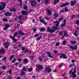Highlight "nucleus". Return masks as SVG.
<instances>
[{"instance_id":"obj_1","label":"nucleus","mask_w":79,"mask_h":79,"mask_svg":"<svg viewBox=\"0 0 79 79\" xmlns=\"http://www.w3.org/2000/svg\"><path fill=\"white\" fill-rule=\"evenodd\" d=\"M6 5V3L3 2H0V10H3L4 8H5Z\"/></svg>"},{"instance_id":"obj_2","label":"nucleus","mask_w":79,"mask_h":79,"mask_svg":"<svg viewBox=\"0 0 79 79\" xmlns=\"http://www.w3.org/2000/svg\"><path fill=\"white\" fill-rule=\"evenodd\" d=\"M45 70L43 71L44 73H45L46 71H47V73H49L50 72H51L52 71V69H50V67H49L48 66H46L45 65Z\"/></svg>"},{"instance_id":"obj_3","label":"nucleus","mask_w":79,"mask_h":79,"mask_svg":"<svg viewBox=\"0 0 79 79\" xmlns=\"http://www.w3.org/2000/svg\"><path fill=\"white\" fill-rule=\"evenodd\" d=\"M36 69H35L36 71H38L37 69H40V70L41 69H43V65H40V64H36Z\"/></svg>"},{"instance_id":"obj_4","label":"nucleus","mask_w":79,"mask_h":79,"mask_svg":"<svg viewBox=\"0 0 79 79\" xmlns=\"http://www.w3.org/2000/svg\"><path fill=\"white\" fill-rule=\"evenodd\" d=\"M55 30H53V29H50V27H48L47 28V31L48 32H50L51 33H53L55 32Z\"/></svg>"},{"instance_id":"obj_5","label":"nucleus","mask_w":79,"mask_h":79,"mask_svg":"<svg viewBox=\"0 0 79 79\" xmlns=\"http://www.w3.org/2000/svg\"><path fill=\"white\" fill-rule=\"evenodd\" d=\"M5 27L3 28V29L4 31H6L8 27H10V25L8 23H6L5 24Z\"/></svg>"},{"instance_id":"obj_6","label":"nucleus","mask_w":79,"mask_h":79,"mask_svg":"<svg viewBox=\"0 0 79 79\" xmlns=\"http://www.w3.org/2000/svg\"><path fill=\"white\" fill-rule=\"evenodd\" d=\"M72 71L70 70V72H69V74H71L72 75H73V74H76V67H75L74 69V71L73 72H72Z\"/></svg>"},{"instance_id":"obj_7","label":"nucleus","mask_w":79,"mask_h":79,"mask_svg":"<svg viewBox=\"0 0 79 79\" xmlns=\"http://www.w3.org/2000/svg\"><path fill=\"white\" fill-rule=\"evenodd\" d=\"M63 23H62L60 26V27H64L65 25L66 24V19H64V21H63Z\"/></svg>"},{"instance_id":"obj_8","label":"nucleus","mask_w":79,"mask_h":79,"mask_svg":"<svg viewBox=\"0 0 79 79\" xmlns=\"http://www.w3.org/2000/svg\"><path fill=\"white\" fill-rule=\"evenodd\" d=\"M30 2H31V5L32 6H34L35 5V1L34 0H30Z\"/></svg>"},{"instance_id":"obj_9","label":"nucleus","mask_w":79,"mask_h":79,"mask_svg":"<svg viewBox=\"0 0 79 79\" xmlns=\"http://www.w3.org/2000/svg\"><path fill=\"white\" fill-rule=\"evenodd\" d=\"M5 52V48H1L0 50V54H4Z\"/></svg>"},{"instance_id":"obj_10","label":"nucleus","mask_w":79,"mask_h":79,"mask_svg":"<svg viewBox=\"0 0 79 79\" xmlns=\"http://www.w3.org/2000/svg\"><path fill=\"white\" fill-rule=\"evenodd\" d=\"M76 3V1H72L71 2V5L72 6H74Z\"/></svg>"},{"instance_id":"obj_11","label":"nucleus","mask_w":79,"mask_h":79,"mask_svg":"<svg viewBox=\"0 0 79 79\" xmlns=\"http://www.w3.org/2000/svg\"><path fill=\"white\" fill-rule=\"evenodd\" d=\"M69 46L70 47L71 49H73V50H77V46H74V47H73V46L69 45Z\"/></svg>"},{"instance_id":"obj_12","label":"nucleus","mask_w":79,"mask_h":79,"mask_svg":"<svg viewBox=\"0 0 79 79\" xmlns=\"http://www.w3.org/2000/svg\"><path fill=\"white\" fill-rule=\"evenodd\" d=\"M53 23H54V24H55V26H56V27H58V26H59V22L58 21H56L55 22H53Z\"/></svg>"},{"instance_id":"obj_13","label":"nucleus","mask_w":79,"mask_h":79,"mask_svg":"<svg viewBox=\"0 0 79 79\" xmlns=\"http://www.w3.org/2000/svg\"><path fill=\"white\" fill-rule=\"evenodd\" d=\"M69 5V2H66L62 4L61 6H60V7H63L64 6H67V5Z\"/></svg>"},{"instance_id":"obj_14","label":"nucleus","mask_w":79,"mask_h":79,"mask_svg":"<svg viewBox=\"0 0 79 79\" xmlns=\"http://www.w3.org/2000/svg\"><path fill=\"white\" fill-rule=\"evenodd\" d=\"M5 15L6 16H10L11 15V13L8 12H6Z\"/></svg>"},{"instance_id":"obj_15","label":"nucleus","mask_w":79,"mask_h":79,"mask_svg":"<svg viewBox=\"0 0 79 79\" xmlns=\"http://www.w3.org/2000/svg\"><path fill=\"white\" fill-rule=\"evenodd\" d=\"M19 33L20 34V35H19V37H21V35H24V34H25V33H23V32H22L21 31H19Z\"/></svg>"},{"instance_id":"obj_16","label":"nucleus","mask_w":79,"mask_h":79,"mask_svg":"<svg viewBox=\"0 0 79 79\" xmlns=\"http://www.w3.org/2000/svg\"><path fill=\"white\" fill-rule=\"evenodd\" d=\"M4 45L5 48H8V47H9V44H8V42H6L4 44Z\"/></svg>"},{"instance_id":"obj_17","label":"nucleus","mask_w":79,"mask_h":79,"mask_svg":"<svg viewBox=\"0 0 79 79\" xmlns=\"http://www.w3.org/2000/svg\"><path fill=\"white\" fill-rule=\"evenodd\" d=\"M22 15H26L27 14H28V12L27 11L25 12V10H22Z\"/></svg>"},{"instance_id":"obj_18","label":"nucleus","mask_w":79,"mask_h":79,"mask_svg":"<svg viewBox=\"0 0 79 79\" xmlns=\"http://www.w3.org/2000/svg\"><path fill=\"white\" fill-rule=\"evenodd\" d=\"M46 10L48 14V16H49V15H51V13H52V12H51V11H50V10H49L48 9H46Z\"/></svg>"},{"instance_id":"obj_19","label":"nucleus","mask_w":79,"mask_h":79,"mask_svg":"<svg viewBox=\"0 0 79 79\" xmlns=\"http://www.w3.org/2000/svg\"><path fill=\"white\" fill-rule=\"evenodd\" d=\"M47 54L48 55V56L49 57V58H53V56L51 55V54H50V52H47Z\"/></svg>"},{"instance_id":"obj_20","label":"nucleus","mask_w":79,"mask_h":79,"mask_svg":"<svg viewBox=\"0 0 79 79\" xmlns=\"http://www.w3.org/2000/svg\"><path fill=\"white\" fill-rule=\"evenodd\" d=\"M40 21L41 23H42L43 24H45V25H46V24H47V23H46V22L44 21V19H41Z\"/></svg>"},{"instance_id":"obj_21","label":"nucleus","mask_w":79,"mask_h":79,"mask_svg":"<svg viewBox=\"0 0 79 79\" xmlns=\"http://www.w3.org/2000/svg\"><path fill=\"white\" fill-rule=\"evenodd\" d=\"M23 61L25 63H26V64H27L28 62H29V61H28V60L27 59H23Z\"/></svg>"},{"instance_id":"obj_22","label":"nucleus","mask_w":79,"mask_h":79,"mask_svg":"<svg viewBox=\"0 0 79 79\" xmlns=\"http://www.w3.org/2000/svg\"><path fill=\"white\" fill-rule=\"evenodd\" d=\"M52 29H59V27H56L55 25H54V27H52Z\"/></svg>"},{"instance_id":"obj_23","label":"nucleus","mask_w":79,"mask_h":79,"mask_svg":"<svg viewBox=\"0 0 79 79\" xmlns=\"http://www.w3.org/2000/svg\"><path fill=\"white\" fill-rule=\"evenodd\" d=\"M75 66V63H73V64H71L69 65V68H71L72 66Z\"/></svg>"},{"instance_id":"obj_24","label":"nucleus","mask_w":79,"mask_h":79,"mask_svg":"<svg viewBox=\"0 0 79 79\" xmlns=\"http://www.w3.org/2000/svg\"><path fill=\"white\" fill-rule=\"evenodd\" d=\"M10 11L15 12V11H16V9L15 8H12L11 10H10Z\"/></svg>"},{"instance_id":"obj_25","label":"nucleus","mask_w":79,"mask_h":79,"mask_svg":"<svg viewBox=\"0 0 79 79\" xmlns=\"http://www.w3.org/2000/svg\"><path fill=\"white\" fill-rule=\"evenodd\" d=\"M59 1L60 0H54V4H57L59 2Z\"/></svg>"},{"instance_id":"obj_26","label":"nucleus","mask_w":79,"mask_h":79,"mask_svg":"<svg viewBox=\"0 0 79 79\" xmlns=\"http://www.w3.org/2000/svg\"><path fill=\"white\" fill-rule=\"evenodd\" d=\"M71 42H72V45H74L75 44H76V43H77V42H76V41H71Z\"/></svg>"},{"instance_id":"obj_27","label":"nucleus","mask_w":79,"mask_h":79,"mask_svg":"<svg viewBox=\"0 0 79 79\" xmlns=\"http://www.w3.org/2000/svg\"><path fill=\"white\" fill-rule=\"evenodd\" d=\"M62 58H64V59H66V58H67V56H66V55L65 54H64V55H63V57Z\"/></svg>"},{"instance_id":"obj_28","label":"nucleus","mask_w":79,"mask_h":79,"mask_svg":"<svg viewBox=\"0 0 79 79\" xmlns=\"http://www.w3.org/2000/svg\"><path fill=\"white\" fill-rule=\"evenodd\" d=\"M33 69L32 68H31L30 69H28V71L29 72H31L32 71Z\"/></svg>"},{"instance_id":"obj_29","label":"nucleus","mask_w":79,"mask_h":79,"mask_svg":"<svg viewBox=\"0 0 79 79\" xmlns=\"http://www.w3.org/2000/svg\"><path fill=\"white\" fill-rule=\"evenodd\" d=\"M22 69L23 71H24L25 72H26V67H25V66H23V67Z\"/></svg>"},{"instance_id":"obj_30","label":"nucleus","mask_w":79,"mask_h":79,"mask_svg":"<svg viewBox=\"0 0 79 79\" xmlns=\"http://www.w3.org/2000/svg\"><path fill=\"white\" fill-rule=\"evenodd\" d=\"M41 37H42V36H39V37H37L36 38V41H37V40H40V39L41 38Z\"/></svg>"},{"instance_id":"obj_31","label":"nucleus","mask_w":79,"mask_h":79,"mask_svg":"<svg viewBox=\"0 0 79 79\" xmlns=\"http://www.w3.org/2000/svg\"><path fill=\"white\" fill-rule=\"evenodd\" d=\"M66 41L64 40L62 42V45H66Z\"/></svg>"},{"instance_id":"obj_32","label":"nucleus","mask_w":79,"mask_h":79,"mask_svg":"<svg viewBox=\"0 0 79 79\" xmlns=\"http://www.w3.org/2000/svg\"><path fill=\"white\" fill-rule=\"evenodd\" d=\"M40 30L41 32H44L45 31V29L44 27H42L40 29Z\"/></svg>"},{"instance_id":"obj_33","label":"nucleus","mask_w":79,"mask_h":79,"mask_svg":"<svg viewBox=\"0 0 79 79\" xmlns=\"http://www.w3.org/2000/svg\"><path fill=\"white\" fill-rule=\"evenodd\" d=\"M65 35H66L67 37L69 36L68 34H67V32L66 31L64 32V36H65Z\"/></svg>"},{"instance_id":"obj_34","label":"nucleus","mask_w":79,"mask_h":79,"mask_svg":"<svg viewBox=\"0 0 79 79\" xmlns=\"http://www.w3.org/2000/svg\"><path fill=\"white\" fill-rule=\"evenodd\" d=\"M53 16L55 17V18H57L58 16V14L57 13H55L54 15Z\"/></svg>"},{"instance_id":"obj_35","label":"nucleus","mask_w":79,"mask_h":79,"mask_svg":"<svg viewBox=\"0 0 79 79\" xmlns=\"http://www.w3.org/2000/svg\"><path fill=\"white\" fill-rule=\"evenodd\" d=\"M65 12H68V7H66L64 8Z\"/></svg>"},{"instance_id":"obj_36","label":"nucleus","mask_w":79,"mask_h":79,"mask_svg":"<svg viewBox=\"0 0 79 79\" xmlns=\"http://www.w3.org/2000/svg\"><path fill=\"white\" fill-rule=\"evenodd\" d=\"M9 37L10 39H13L15 38L14 36H12V35H10L9 36Z\"/></svg>"},{"instance_id":"obj_37","label":"nucleus","mask_w":79,"mask_h":79,"mask_svg":"<svg viewBox=\"0 0 79 79\" xmlns=\"http://www.w3.org/2000/svg\"><path fill=\"white\" fill-rule=\"evenodd\" d=\"M13 57H14V55H12L10 56V61H11V60H12V58H13Z\"/></svg>"},{"instance_id":"obj_38","label":"nucleus","mask_w":79,"mask_h":79,"mask_svg":"<svg viewBox=\"0 0 79 79\" xmlns=\"http://www.w3.org/2000/svg\"><path fill=\"white\" fill-rule=\"evenodd\" d=\"M64 55V54H60V58H63V55Z\"/></svg>"},{"instance_id":"obj_39","label":"nucleus","mask_w":79,"mask_h":79,"mask_svg":"<svg viewBox=\"0 0 79 79\" xmlns=\"http://www.w3.org/2000/svg\"><path fill=\"white\" fill-rule=\"evenodd\" d=\"M6 57H5L3 59L2 61H6Z\"/></svg>"},{"instance_id":"obj_40","label":"nucleus","mask_w":79,"mask_h":79,"mask_svg":"<svg viewBox=\"0 0 79 79\" xmlns=\"http://www.w3.org/2000/svg\"><path fill=\"white\" fill-rule=\"evenodd\" d=\"M27 52H28V50H27V49H26L24 51H23V53H27Z\"/></svg>"},{"instance_id":"obj_41","label":"nucleus","mask_w":79,"mask_h":79,"mask_svg":"<svg viewBox=\"0 0 79 79\" xmlns=\"http://www.w3.org/2000/svg\"><path fill=\"white\" fill-rule=\"evenodd\" d=\"M17 60L18 61H19V62H21L22 61V60H21V58H19Z\"/></svg>"},{"instance_id":"obj_42","label":"nucleus","mask_w":79,"mask_h":79,"mask_svg":"<svg viewBox=\"0 0 79 79\" xmlns=\"http://www.w3.org/2000/svg\"><path fill=\"white\" fill-rule=\"evenodd\" d=\"M60 45V42H57L56 44V46H59Z\"/></svg>"},{"instance_id":"obj_43","label":"nucleus","mask_w":79,"mask_h":79,"mask_svg":"<svg viewBox=\"0 0 79 79\" xmlns=\"http://www.w3.org/2000/svg\"><path fill=\"white\" fill-rule=\"evenodd\" d=\"M63 18H64V17L63 16L60 18V21H62L63 19Z\"/></svg>"},{"instance_id":"obj_44","label":"nucleus","mask_w":79,"mask_h":79,"mask_svg":"<svg viewBox=\"0 0 79 79\" xmlns=\"http://www.w3.org/2000/svg\"><path fill=\"white\" fill-rule=\"evenodd\" d=\"M12 70V69H11L10 68V69L9 70V71L8 72H7V73H10V74H11V70Z\"/></svg>"},{"instance_id":"obj_45","label":"nucleus","mask_w":79,"mask_h":79,"mask_svg":"<svg viewBox=\"0 0 79 79\" xmlns=\"http://www.w3.org/2000/svg\"><path fill=\"white\" fill-rule=\"evenodd\" d=\"M24 10H27V6H25L23 8Z\"/></svg>"},{"instance_id":"obj_46","label":"nucleus","mask_w":79,"mask_h":79,"mask_svg":"<svg viewBox=\"0 0 79 79\" xmlns=\"http://www.w3.org/2000/svg\"><path fill=\"white\" fill-rule=\"evenodd\" d=\"M3 21L5 22L7 21H8V19L6 18H4L3 19Z\"/></svg>"},{"instance_id":"obj_47","label":"nucleus","mask_w":79,"mask_h":79,"mask_svg":"<svg viewBox=\"0 0 79 79\" xmlns=\"http://www.w3.org/2000/svg\"><path fill=\"white\" fill-rule=\"evenodd\" d=\"M13 41L14 42H16V41H17V40H16V39L15 38H13L12 39Z\"/></svg>"},{"instance_id":"obj_48","label":"nucleus","mask_w":79,"mask_h":79,"mask_svg":"<svg viewBox=\"0 0 79 79\" xmlns=\"http://www.w3.org/2000/svg\"><path fill=\"white\" fill-rule=\"evenodd\" d=\"M45 4H47L48 2V0H44Z\"/></svg>"},{"instance_id":"obj_49","label":"nucleus","mask_w":79,"mask_h":79,"mask_svg":"<svg viewBox=\"0 0 79 79\" xmlns=\"http://www.w3.org/2000/svg\"><path fill=\"white\" fill-rule=\"evenodd\" d=\"M16 61V59H14L12 61V62L13 63H14Z\"/></svg>"},{"instance_id":"obj_50","label":"nucleus","mask_w":79,"mask_h":79,"mask_svg":"<svg viewBox=\"0 0 79 79\" xmlns=\"http://www.w3.org/2000/svg\"><path fill=\"white\" fill-rule=\"evenodd\" d=\"M74 35H76V37H78V35L76 33H75V32L74 33Z\"/></svg>"},{"instance_id":"obj_51","label":"nucleus","mask_w":79,"mask_h":79,"mask_svg":"<svg viewBox=\"0 0 79 79\" xmlns=\"http://www.w3.org/2000/svg\"><path fill=\"white\" fill-rule=\"evenodd\" d=\"M17 35V32H15V33L14 34V37H16V35Z\"/></svg>"},{"instance_id":"obj_52","label":"nucleus","mask_w":79,"mask_h":79,"mask_svg":"<svg viewBox=\"0 0 79 79\" xmlns=\"http://www.w3.org/2000/svg\"><path fill=\"white\" fill-rule=\"evenodd\" d=\"M39 37L38 34H36L34 36V37Z\"/></svg>"},{"instance_id":"obj_53","label":"nucleus","mask_w":79,"mask_h":79,"mask_svg":"<svg viewBox=\"0 0 79 79\" xmlns=\"http://www.w3.org/2000/svg\"><path fill=\"white\" fill-rule=\"evenodd\" d=\"M22 4H23V2H20L19 4V5L20 6H22Z\"/></svg>"},{"instance_id":"obj_54","label":"nucleus","mask_w":79,"mask_h":79,"mask_svg":"<svg viewBox=\"0 0 79 79\" xmlns=\"http://www.w3.org/2000/svg\"><path fill=\"white\" fill-rule=\"evenodd\" d=\"M76 23L77 25H79V20H77L76 22Z\"/></svg>"},{"instance_id":"obj_55","label":"nucleus","mask_w":79,"mask_h":79,"mask_svg":"<svg viewBox=\"0 0 79 79\" xmlns=\"http://www.w3.org/2000/svg\"><path fill=\"white\" fill-rule=\"evenodd\" d=\"M38 58H39V60L40 61H42V58L41 57V56L39 57Z\"/></svg>"},{"instance_id":"obj_56","label":"nucleus","mask_w":79,"mask_h":79,"mask_svg":"<svg viewBox=\"0 0 79 79\" xmlns=\"http://www.w3.org/2000/svg\"><path fill=\"white\" fill-rule=\"evenodd\" d=\"M2 69H6V66H3L2 67Z\"/></svg>"},{"instance_id":"obj_57","label":"nucleus","mask_w":79,"mask_h":79,"mask_svg":"<svg viewBox=\"0 0 79 79\" xmlns=\"http://www.w3.org/2000/svg\"><path fill=\"white\" fill-rule=\"evenodd\" d=\"M60 35L62 36L63 35V32L62 31H60Z\"/></svg>"},{"instance_id":"obj_58","label":"nucleus","mask_w":79,"mask_h":79,"mask_svg":"<svg viewBox=\"0 0 79 79\" xmlns=\"http://www.w3.org/2000/svg\"><path fill=\"white\" fill-rule=\"evenodd\" d=\"M7 79H11V76L9 75V77H8L7 78Z\"/></svg>"},{"instance_id":"obj_59","label":"nucleus","mask_w":79,"mask_h":79,"mask_svg":"<svg viewBox=\"0 0 79 79\" xmlns=\"http://www.w3.org/2000/svg\"><path fill=\"white\" fill-rule=\"evenodd\" d=\"M76 17V15H73L72 16V18L73 19V18H75V17Z\"/></svg>"},{"instance_id":"obj_60","label":"nucleus","mask_w":79,"mask_h":79,"mask_svg":"<svg viewBox=\"0 0 79 79\" xmlns=\"http://www.w3.org/2000/svg\"><path fill=\"white\" fill-rule=\"evenodd\" d=\"M22 44H20L19 45L18 47L20 48H21V47H22Z\"/></svg>"},{"instance_id":"obj_61","label":"nucleus","mask_w":79,"mask_h":79,"mask_svg":"<svg viewBox=\"0 0 79 79\" xmlns=\"http://www.w3.org/2000/svg\"><path fill=\"white\" fill-rule=\"evenodd\" d=\"M34 56H31L30 57V59L31 60H33V59H34Z\"/></svg>"},{"instance_id":"obj_62","label":"nucleus","mask_w":79,"mask_h":79,"mask_svg":"<svg viewBox=\"0 0 79 79\" xmlns=\"http://www.w3.org/2000/svg\"><path fill=\"white\" fill-rule=\"evenodd\" d=\"M19 19H21L22 18V16H20L18 18Z\"/></svg>"},{"instance_id":"obj_63","label":"nucleus","mask_w":79,"mask_h":79,"mask_svg":"<svg viewBox=\"0 0 79 79\" xmlns=\"http://www.w3.org/2000/svg\"><path fill=\"white\" fill-rule=\"evenodd\" d=\"M21 74L22 75H24V74H25V72H23L21 73Z\"/></svg>"},{"instance_id":"obj_64","label":"nucleus","mask_w":79,"mask_h":79,"mask_svg":"<svg viewBox=\"0 0 79 79\" xmlns=\"http://www.w3.org/2000/svg\"><path fill=\"white\" fill-rule=\"evenodd\" d=\"M18 17H15V21H18Z\"/></svg>"}]
</instances>
